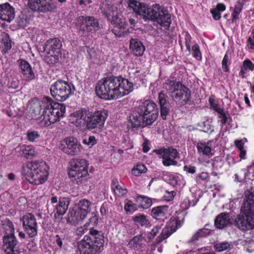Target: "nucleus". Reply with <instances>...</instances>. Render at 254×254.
I'll return each mask as SVG.
<instances>
[{"instance_id":"f257e3e1","label":"nucleus","mask_w":254,"mask_h":254,"mask_svg":"<svg viewBox=\"0 0 254 254\" xmlns=\"http://www.w3.org/2000/svg\"><path fill=\"white\" fill-rule=\"evenodd\" d=\"M133 85L127 79L111 76L98 81L96 87L97 95L106 100L120 98L132 91Z\"/></svg>"},{"instance_id":"f03ea898","label":"nucleus","mask_w":254,"mask_h":254,"mask_svg":"<svg viewBox=\"0 0 254 254\" xmlns=\"http://www.w3.org/2000/svg\"><path fill=\"white\" fill-rule=\"evenodd\" d=\"M158 109L152 101L146 100L135 107L129 116V122L132 127L152 125L158 116Z\"/></svg>"},{"instance_id":"7ed1b4c3","label":"nucleus","mask_w":254,"mask_h":254,"mask_svg":"<svg viewBox=\"0 0 254 254\" xmlns=\"http://www.w3.org/2000/svg\"><path fill=\"white\" fill-rule=\"evenodd\" d=\"M107 117L108 112L105 110L93 113L86 109H82L72 113L70 120L76 127H80L86 123L88 129H93L102 126Z\"/></svg>"},{"instance_id":"20e7f679","label":"nucleus","mask_w":254,"mask_h":254,"mask_svg":"<svg viewBox=\"0 0 254 254\" xmlns=\"http://www.w3.org/2000/svg\"><path fill=\"white\" fill-rule=\"evenodd\" d=\"M27 171L25 173L26 179L31 184L39 185L43 184L48 176V166L41 160L29 162L27 165Z\"/></svg>"},{"instance_id":"39448f33","label":"nucleus","mask_w":254,"mask_h":254,"mask_svg":"<svg viewBox=\"0 0 254 254\" xmlns=\"http://www.w3.org/2000/svg\"><path fill=\"white\" fill-rule=\"evenodd\" d=\"M70 170L68 175L72 181L76 183L86 182L88 178V164L87 161L82 158H73L70 161Z\"/></svg>"},{"instance_id":"423d86ee","label":"nucleus","mask_w":254,"mask_h":254,"mask_svg":"<svg viewBox=\"0 0 254 254\" xmlns=\"http://www.w3.org/2000/svg\"><path fill=\"white\" fill-rule=\"evenodd\" d=\"M164 87L173 99L184 103L189 100L190 96V90L174 78L167 79Z\"/></svg>"},{"instance_id":"0eeeda50","label":"nucleus","mask_w":254,"mask_h":254,"mask_svg":"<svg viewBox=\"0 0 254 254\" xmlns=\"http://www.w3.org/2000/svg\"><path fill=\"white\" fill-rule=\"evenodd\" d=\"M142 18L157 21L163 26H169L171 23V15L168 11L158 4L147 7Z\"/></svg>"},{"instance_id":"6e6552de","label":"nucleus","mask_w":254,"mask_h":254,"mask_svg":"<svg viewBox=\"0 0 254 254\" xmlns=\"http://www.w3.org/2000/svg\"><path fill=\"white\" fill-rule=\"evenodd\" d=\"M104 243L101 236L90 238L86 235L78 243V249L80 254H98L102 251Z\"/></svg>"},{"instance_id":"1a4fd4ad","label":"nucleus","mask_w":254,"mask_h":254,"mask_svg":"<svg viewBox=\"0 0 254 254\" xmlns=\"http://www.w3.org/2000/svg\"><path fill=\"white\" fill-rule=\"evenodd\" d=\"M254 222V194L249 190L246 191L241 213L235 222Z\"/></svg>"},{"instance_id":"9d476101","label":"nucleus","mask_w":254,"mask_h":254,"mask_svg":"<svg viewBox=\"0 0 254 254\" xmlns=\"http://www.w3.org/2000/svg\"><path fill=\"white\" fill-rule=\"evenodd\" d=\"M104 14L113 24L115 25L112 32L116 37H122L125 35V28L126 27V22L125 19L122 18L121 15L117 12V7L114 6H109Z\"/></svg>"},{"instance_id":"9b49d317","label":"nucleus","mask_w":254,"mask_h":254,"mask_svg":"<svg viewBox=\"0 0 254 254\" xmlns=\"http://www.w3.org/2000/svg\"><path fill=\"white\" fill-rule=\"evenodd\" d=\"M74 86L63 80H58L53 83L50 87L51 95L56 100L64 101L73 94Z\"/></svg>"},{"instance_id":"f8f14e48","label":"nucleus","mask_w":254,"mask_h":254,"mask_svg":"<svg viewBox=\"0 0 254 254\" xmlns=\"http://www.w3.org/2000/svg\"><path fill=\"white\" fill-rule=\"evenodd\" d=\"M65 112V106L64 104L55 103L53 107L43 112V118L41 125L48 127L52 124L59 121L61 117L64 116Z\"/></svg>"},{"instance_id":"ddd939ff","label":"nucleus","mask_w":254,"mask_h":254,"mask_svg":"<svg viewBox=\"0 0 254 254\" xmlns=\"http://www.w3.org/2000/svg\"><path fill=\"white\" fill-rule=\"evenodd\" d=\"M76 25L79 33L84 36L99 29L98 21L93 16H79L76 19Z\"/></svg>"},{"instance_id":"4468645a","label":"nucleus","mask_w":254,"mask_h":254,"mask_svg":"<svg viewBox=\"0 0 254 254\" xmlns=\"http://www.w3.org/2000/svg\"><path fill=\"white\" fill-rule=\"evenodd\" d=\"M28 4L32 10L43 13L54 12L57 8L56 3L52 0H28Z\"/></svg>"},{"instance_id":"2eb2a0df","label":"nucleus","mask_w":254,"mask_h":254,"mask_svg":"<svg viewBox=\"0 0 254 254\" xmlns=\"http://www.w3.org/2000/svg\"><path fill=\"white\" fill-rule=\"evenodd\" d=\"M60 148L65 154L74 156L78 155L81 152L82 146L76 138L69 137L61 141Z\"/></svg>"},{"instance_id":"dca6fc26","label":"nucleus","mask_w":254,"mask_h":254,"mask_svg":"<svg viewBox=\"0 0 254 254\" xmlns=\"http://www.w3.org/2000/svg\"><path fill=\"white\" fill-rule=\"evenodd\" d=\"M160 154L162 157V163L165 166L176 165L177 161L176 158L179 155L177 150L172 147L161 151Z\"/></svg>"},{"instance_id":"f3484780","label":"nucleus","mask_w":254,"mask_h":254,"mask_svg":"<svg viewBox=\"0 0 254 254\" xmlns=\"http://www.w3.org/2000/svg\"><path fill=\"white\" fill-rule=\"evenodd\" d=\"M20 72L23 78L28 81L35 79V75L33 70L28 62L25 60L19 59L17 61Z\"/></svg>"},{"instance_id":"a211bd4d","label":"nucleus","mask_w":254,"mask_h":254,"mask_svg":"<svg viewBox=\"0 0 254 254\" xmlns=\"http://www.w3.org/2000/svg\"><path fill=\"white\" fill-rule=\"evenodd\" d=\"M3 249L7 254H19L17 241L14 236L3 237Z\"/></svg>"},{"instance_id":"6ab92c4d","label":"nucleus","mask_w":254,"mask_h":254,"mask_svg":"<svg viewBox=\"0 0 254 254\" xmlns=\"http://www.w3.org/2000/svg\"><path fill=\"white\" fill-rule=\"evenodd\" d=\"M158 103L160 108V115L163 120H166L169 114L171 105L168 96L163 92L158 93Z\"/></svg>"},{"instance_id":"aec40b11","label":"nucleus","mask_w":254,"mask_h":254,"mask_svg":"<svg viewBox=\"0 0 254 254\" xmlns=\"http://www.w3.org/2000/svg\"><path fill=\"white\" fill-rule=\"evenodd\" d=\"M91 203L87 199L80 200L78 203V210L75 213L77 221H83L90 212Z\"/></svg>"},{"instance_id":"412c9836","label":"nucleus","mask_w":254,"mask_h":254,"mask_svg":"<svg viewBox=\"0 0 254 254\" xmlns=\"http://www.w3.org/2000/svg\"><path fill=\"white\" fill-rule=\"evenodd\" d=\"M15 16L14 8L8 3L0 4V19L10 22Z\"/></svg>"},{"instance_id":"4be33fe9","label":"nucleus","mask_w":254,"mask_h":254,"mask_svg":"<svg viewBox=\"0 0 254 254\" xmlns=\"http://www.w3.org/2000/svg\"><path fill=\"white\" fill-rule=\"evenodd\" d=\"M62 47V42L60 39L57 38L50 39L45 44L44 51L56 54H62L61 51Z\"/></svg>"},{"instance_id":"5701e85b","label":"nucleus","mask_w":254,"mask_h":254,"mask_svg":"<svg viewBox=\"0 0 254 254\" xmlns=\"http://www.w3.org/2000/svg\"><path fill=\"white\" fill-rule=\"evenodd\" d=\"M127 4L129 9L132 10L136 14L142 17L147 7L145 4L136 0H128Z\"/></svg>"},{"instance_id":"b1692460","label":"nucleus","mask_w":254,"mask_h":254,"mask_svg":"<svg viewBox=\"0 0 254 254\" xmlns=\"http://www.w3.org/2000/svg\"><path fill=\"white\" fill-rule=\"evenodd\" d=\"M129 47L132 53L136 56H142L145 50L142 43L136 38L130 40Z\"/></svg>"},{"instance_id":"393cba45","label":"nucleus","mask_w":254,"mask_h":254,"mask_svg":"<svg viewBox=\"0 0 254 254\" xmlns=\"http://www.w3.org/2000/svg\"><path fill=\"white\" fill-rule=\"evenodd\" d=\"M211 141H209L207 142H198L196 144V148L198 153L203 155L211 157L213 155L211 146Z\"/></svg>"},{"instance_id":"a878e982","label":"nucleus","mask_w":254,"mask_h":254,"mask_svg":"<svg viewBox=\"0 0 254 254\" xmlns=\"http://www.w3.org/2000/svg\"><path fill=\"white\" fill-rule=\"evenodd\" d=\"M168 206L161 205L153 207L151 210L152 216L157 220L164 221L163 217L168 214Z\"/></svg>"},{"instance_id":"bb28decb","label":"nucleus","mask_w":254,"mask_h":254,"mask_svg":"<svg viewBox=\"0 0 254 254\" xmlns=\"http://www.w3.org/2000/svg\"><path fill=\"white\" fill-rule=\"evenodd\" d=\"M111 187L115 195L118 196H124L127 192V190L124 185L120 183L117 179L112 181Z\"/></svg>"},{"instance_id":"cd10ccee","label":"nucleus","mask_w":254,"mask_h":254,"mask_svg":"<svg viewBox=\"0 0 254 254\" xmlns=\"http://www.w3.org/2000/svg\"><path fill=\"white\" fill-rule=\"evenodd\" d=\"M181 226V223H167L161 233L162 238L164 239H167Z\"/></svg>"},{"instance_id":"c85d7f7f","label":"nucleus","mask_w":254,"mask_h":254,"mask_svg":"<svg viewBox=\"0 0 254 254\" xmlns=\"http://www.w3.org/2000/svg\"><path fill=\"white\" fill-rule=\"evenodd\" d=\"M21 154L27 159H32L38 155V152L31 145H23L20 147Z\"/></svg>"},{"instance_id":"c756f323","label":"nucleus","mask_w":254,"mask_h":254,"mask_svg":"<svg viewBox=\"0 0 254 254\" xmlns=\"http://www.w3.org/2000/svg\"><path fill=\"white\" fill-rule=\"evenodd\" d=\"M145 239L141 236H136L128 243L130 248L138 250L145 245Z\"/></svg>"},{"instance_id":"7c9ffc66","label":"nucleus","mask_w":254,"mask_h":254,"mask_svg":"<svg viewBox=\"0 0 254 254\" xmlns=\"http://www.w3.org/2000/svg\"><path fill=\"white\" fill-rule=\"evenodd\" d=\"M254 70V64L249 59L245 60L241 67L239 72V76L244 78L246 76V72L248 70L253 71Z\"/></svg>"},{"instance_id":"2f4dec72","label":"nucleus","mask_w":254,"mask_h":254,"mask_svg":"<svg viewBox=\"0 0 254 254\" xmlns=\"http://www.w3.org/2000/svg\"><path fill=\"white\" fill-rule=\"evenodd\" d=\"M247 0H238L235 5L233 12L232 13V22H236L239 19V15L241 12L243 6Z\"/></svg>"},{"instance_id":"473e14b6","label":"nucleus","mask_w":254,"mask_h":254,"mask_svg":"<svg viewBox=\"0 0 254 254\" xmlns=\"http://www.w3.org/2000/svg\"><path fill=\"white\" fill-rule=\"evenodd\" d=\"M69 201L67 199H60L59 204L56 207L57 213L60 215H64L67 209Z\"/></svg>"},{"instance_id":"72a5a7b5","label":"nucleus","mask_w":254,"mask_h":254,"mask_svg":"<svg viewBox=\"0 0 254 254\" xmlns=\"http://www.w3.org/2000/svg\"><path fill=\"white\" fill-rule=\"evenodd\" d=\"M46 55L45 57V61L49 64L54 65L57 63L59 61V58L61 57L62 54L51 53L46 52Z\"/></svg>"},{"instance_id":"f704fd0d","label":"nucleus","mask_w":254,"mask_h":254,"mask_svg":"<svg viewBox=\"0 0 254 254\" xmlns=\"http://www.w3.org/2000/svg\"><path fill=\"white\" fill-rule=\"evenodd\" d=\"M233 247L231 242H217L214 246V249L218 252H221L231 249Z\"/></svg>"},{"instance_id":"c9c22d12","label":"nucleus","mask_w":254,"mask_h":254,"mask_svg":"<svg viewBox=\"0 0 254 254\" xmlns=\"http://www.w3.org/2000/svg\"><path fill=\"white\" fill-rule=\"evenodd\" d=\"M23 227L30 237L37 234V223H23Z\"/></svg>"},{"instance_id":"e433bc0d","label":"nucleus","mask_w":254,"mask_h":254,"mask_svg":"<svg viewBox=\"0 0 254 254\" xmlns=\"http://www.w3.org/2000/svg\"><path fill=\"white\" fill-rule=\"evenodd\" d=\"M54 102L52 99L49 97L44 98L39 103V106L41 109L43 110V112L46 110L51 109L53 107Z\"/></svg>"},{"instance_id":"4c0bfd02","label":"nucleus","mask_w":254,"mask_h":254,"mask_svg":"<svg viewBox=\"0 0 254 254\" xmlns=\"http://www.w3.org/2000/svg\"><path fill=\"white\" fill-rule=\"evenodd\" d=\"M232 216L229 213L222 212L218 215L214 220V222H231Z\"/></svg>"},{"instance_id":"58836bf2","label":"nucleus","mask_w":254,"mask_h":254,"mask_svg":"<svg viewBox=\"0 0 254 254\" xmlns=\"http://www.w3.org/2000/svg\"><path fill=\"white\" fill-rule=\"evenodd\" d=\"M124 209L127 213L131 214L137 209V206L132 201L127 199L125 201Z\"/></svg>"},{"instance_id":"ea45409f","label":"nucleus","mask_w":254,"mask_h":254,"mask_svg":"<svg viewBox=\"0 0 254 254\" xmlns=\"http://www.w3.org/2000/svg\"><path fill=\"white\" fill-rule=\"evenodd\" d=\"M192 56L197 59V60H200L201 59V54L199 50V46L196 44L194 43L191 48V52Z\"/></svg>"},{"instance_id":"a19ab883","label":"nucleus","mask_w":254,"mask_h":254,"mask_svg":"<svg viewBox=\"0 0 254 254\" xmlns=\"http://www.w3.org/2000/svg\"><path fill=\"white\" fill-rule=\"evenodd\" d=\"M2 42L3 44V51L4 53H6L11 48V42L9 39V37L7 34L3 38Z\"/></svg>"},{"instance_id":"79ce46f5","label":"nucleus","mask_w":254,"mask_h":254,"mask_svg":"<svg viewBox=\"0 0 254 254\" xmlns=\"http://www.w3.org/2000/svg\"><path fill=\"white\" fill-rule=\"evenodd\" d=\"M146 168L143 164L137 165L135 168L132 169V173L136 176H139L141 173L146 172Z\"/></svg>"},{"instance_id":"37998d69","label":"nucleus","mask_w":254,"mask_h":254,"mask_svg":"<svg viewBox=\"0 0 254 254\" xmlns=\"http://www.w3.org/2000/svg\"><path fill=\"white\" fill-rule=\"evenodd\" d=\"M240 230L246 231L254 228V223H234Z\"/></svg>"},{"instance_id":"c03bdc74","label":"nucleus","mask_w":254,"mask_h":254,"mask_svg":"<svg viewBox=\"0 0 254 254\" xmlns=\"http://www.w3.org/2000/svg\"><path fill=\"white\" fill-rule=\"evenodd\" d=\"M3 228L5 229V236H14V227L12 223H4Z\"/></svg>"},{"instance_id":"a18cd8bd","label":"nucleus","mask_w":254,"mask_h":254,"mask_svg":"<svg viewBox=\"0 0 254 254\" xmlns=\"http://www.w3.org/2000/svg\"><path fill=\"white\" fill-rule=\"evenodd\" d=\"M185 45H186L187 50V51H189V52L190 53L191 37L190 35L188 32L185 33Z\"/></svg>"},{"instance_id":"49530a36","label":"nucleus","mask_w":254,"mask_h":254,"mask_svg":"<svg viewBox=\"0 0 254 254\" xmlns=\"http://www.w3.org/2000/svg\"><path fill=\"white\" fill-rule=\"evenodd\" d=\"M133 220L135 222H147L148 221L146 216L141 213H138L133 217Z\"/></svg>"},{"instance_id":"de8ad7c7","label":"nucleus","mask_w":254,"mask_h":254,"mask_svg":"<svg viewBox=\"0 0 254 254\" xmlns=\"http://www.w3.org/2000/svg\"><path fill=\"white\" fill-rule=\"evenodd\" d=\"M28 139L31 142H34L36 139L40 137V134L37 131H32L27 133Z\"/></svg>"},{"instance_id":"09e8293b","label":"nucleus","mask_w":254,"mask_h":254,"mask_svg":"<svg viewBox=\"0 0 254 254\" xmlns=\"http://www.w3.org/2000/svg\"><path fill=\"white\" fill-rule=\"evenodd\" d=\"M141 206L143 208H147L151 206L152 202L150 198L146 197H141Z\"/></svg>"},{"instance_id":"8fccbe9b","label":"nucleus","mask_w":254,"mask_h":254,"mask_svg":"<svg viewBox=\"0 0 254 254\" xmlns=\"http://www.w3.org/2000/svg\"><path fill=\"white\" fill-rule=\"evenodd\" d=\"M218 114V118L220 119V122L222 124V127H223L227 123L228 121V114L227 115L224 110Z\"/></svg>"},{"instance_id":"3c124183","label":"nucleus","mask_w":254,"mask_h":254,"mask_svg":"<svg viewBox=\"0 0 254 254\" xmlns=\"http://www.w3.org/2000/svg\"><path fill=\"white\" fill-rule=\"evenodd\" d=\"M83 143L91 147L96 143V140L94 136H90L88 139H83Z\"/></svg>"},{"instance_id":"603ef678","label":"nucleus","mask_w":254,"mask_h":254,"mask_svg":"<svg viewBox=\"0 0 254 254\" xmlns=\"http://www.w3.org/2000/svg\"><path fill=\"white\" fill-rule=\"evenodd\" d=\"M88 224L85 223L83 226L79 227L76 229V234L81 236L85 233L88 230Z\"/></svg>"},{"instance_id":"864d4df0","label":"nucleus","mask_w":254,"mask_h":254,"mask_svg":"<svg viewBox=\"0 0 254 254\" xmlns=\"http://www.w3.org/2000/svg\"><path fill=\"white\" fill-rule=\"evenodd\" d=\"M90 234L91 235V236H89V238H91L92 237L97 238L99 236H102L103 241H104V237L103 235V234L99 231L92 228L90 230Z\"/></svg>"},{"instance_id":"5fc2aeb1","label":"nucleus","mask_w":254,"mask_h":254,"mask_svg":"<svg viewBox=\"0 0 254 254\" xmlns=\"http://www.w3.org/2000/svg\"><path fill=\"white\" fill-rule=\"evenodd\" d=\"M22 220L23 222H29L30 221H34L35 222V219L34 216L31 213H27L23 216Z\"/></svg>"},{"instance_id":"6e6d98bb","label":"nucleus","mask_w":254,"mask_h":254,"mask_svg":"<svg viewBox=\"0 0 254 254\" xmlns=\"http://www.w3.org/2000/svg\"><path fill=\"white\" fill-rule=\"evenodd\" d=\"M203 230H199L198 231L192 236V238L190 240V242L191 243H195L198 240L200 236H203Z\"/></svg>"},{"instance_id":"4d7b16f0","label":"nucleus","mask_w":254,"mask_h":254,"mask_svg":"<svg viewBox=\"0 0 254 254\" xmlns=\"http://www.w3.org/2000/svg\"><path fill=\"white\" fill-rule=\"evenodd\" d=\"M169 183L172 186H175L178 184L179 177H176L174 175L169 176Z\"/></svg>"},{"instance_id":"13d9d810","label":"nucleus","mask_w":254,"mask_h":254,"mask_svg":"<svg viewBox=\"0 0 254 254\" xmlns=\"http://www.w3.org/2000/svg\"><path fill=\"white\" fill-rule=\"evenodd\" d=\"M228 61V56L227 55H225L222 62V68L225 72H227L229 70V68L227 65Z\"/></svg>"},{"instance_id":"bf43d9fd","label":"nucleus","mask_w":254,"mask_h":254,"mask_svg":"<svg viewBox=\"0 0 254 254\" xmlns=\"http://www.w3.org/2000/svg\"><path fill=\"white\" fill-rule=\"evenodd\" d=\"M210 12L212 15L213 18L215 20H219L220 19L221 13H220V12H219L217 9H215V8L212 9L211 10Z\"/></svg>"},{"instance_id":"052dcab7","label":"nucleus","mask_w":254,"mask_h":254,"mask_svg":"<svg viewBox=\"0 0 254 254\" xmlns=\"http://www.w3.org/2000/svg\"><path fill=\"white\" fill-rule=\"evenodd\" d=\"M184 170L188 173L194 174L196 172L195 168L193 166H185L184 167Z\"/></svg>"},{"instance_id":"680f3d73","label":"nucleus","mask_w":254,"mask_h":254,"mask_svg":"<svg viewBox=\"0 0 254 254\" xmlns=\"http://www.w3.org/2000/svg\"><path fill=\"white\" fill-rule=\"evenodd\" d=\"M248 44L251 49H254V31H253V37L248 38Z\"/></svg>"},{"instance_id":"e2e57ef3","label":"nucleus","mask_w":254,"mask_h":254,"mask_svg":"<svg viewBox=\"0 0 254 254\" xmlns=\"http://www.w3.org/2000/svg\"><path fill=\"white\" fill-rule=\"evenodd\" d=\"M148 141L146 139L145 140L144 142L143 143V151L144 152L147 153L150 150V148L148 146Z\"/></svg>"},{"instance_id":"0e129e2a","label":"nucleus","mask_w":254,"mask_h":254,"mask_svg":"<svg viewBox=\"0 0 254 254\" xmlns=\"http://www.w3.org/2000/svg\"><path fill=\"white\" fill-rule=\"evenodd\" d=\"M197 177L203 181H207L208 178V174L206 172H202L199 174Z\"/></svg>"},{"instance_id":"69168bd1","label":"nucleus","mask_w":254,"mask_h":254,"mask_svg":"<svg viewBox=\"0 0 254 254\" xmlns=\"http://www.w3.org/2000/svg\"><path fill=\"white\" fill-rule=\"evenodd\" d=\"M211 106L212 107L213 109L216 112H217L218 113H219L224 110L222 108H220L217 104H215V103L211 104Z\"/></svg>"},{"instance_id":"338daca9","label":"nucleus","mask_w":254,"mask_h":254,"mask_svg":"<svg viewBox=\"0 0 254 254\" xmlns=\"http://www.w3.org/2000/svg\"><path fill=\"white\" fill-rule=\"evenodd\" d=\"M215 8L217 9L219 12L224 11L226 9V6L224 4L219 3L217 5Z\"/></svg>"},{"instance_id":"774afa93","label":"nucleus","mask_w":254,"mask_h":254,"mask_svg":"<svg viewBox=\"0 0 254 254\" xmlns=\"http://www.w3.org/2000/svg\"><path fill=\"white\" fill-rule=\"evenodd\" d=\"M18 22L19 25L22 27L25 26L27 23L26 19L24 17H20L19 19H18Z\"/></svg>"}]
</instances>
